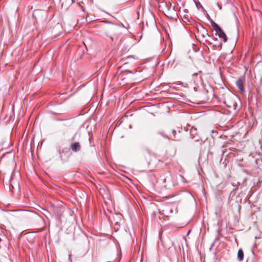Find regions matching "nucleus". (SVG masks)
I'll return each mask as SVG.
<instances>
[{
	"instance_id": "nucleus-7",
	"label": "nucleus",
	"mask_w": 262,
	"mask_h": 262,
	"mask_svg": "<svg viewBox=\"0 0 262 262\" xmlns=\"http://www.w3.org/2000/svg\"><path fill=\"white\" fill-rule=\"evenodd\" d=\"M236 85L242 93H243L245 92L243 81L241 78H239L237 80Z\"/></svg>"
},
{
	"instance_id": "nucleus-15",
	"label": "nucleus",
	"mask_w": 262,
	"mask_h": 262,
	"mask_svg": "<svg viewBox=\"0 0 262 262\" xmlns=\"http://www.w3.org/2000/svg\"><path fill=\"white\" fill-rule=\"evenodd\" d=\"M205 33L206 35H207V31L206 30H205Z\"/></svg>"
},
{
	"instance_id": "nucleus-13",
	"label": "nucleus",
	"mask_w": 262,
	"mask_h": 262,
	"mask_svg": "<svg viewBox=\"0 0 262 262\" xmlns=\"http://www.w3.org/2000/svg\"><path fill=\"white\" fill-rule=\"evenodd\" d=\"M198 75V73H195L194 74H192V76H197Z\"/></svg>"
},
{
	"instance_id": "nucleus-17",
	"label": "nucleus",
	"mask_w": 262,
	"mask_h": 262,
	"mask_svg": "<svg viewBox=\"0 0 262 262\" xmlns=\"http://www.w3.org/2000/svg\"><path fill=\"white\" fill-rule=\"evenodd\" d=\"M193 1H194H194H196L195 0H193Z\"/></svg>"
},
{
	"instance_id": "nucleus-5",
	"label": "nucleus",
	"mask_w": 262,
	"mask_h": 262,
	"mask_svg": "<svg viewBox=\"0 0 262 262\" xmlns=\"http://www.w3.org/2000/svg\"><path fill=\"white\" fill-rule=\"evenodd\" d=\"M190 135L192 137V138L195 139V141L198 142L200 140V137L198 135L197 129L194 127H192L190 130Z\"/></svg>"
},
{
	"instance_id": "nucleus-9",
	"label": "nucleus",
	"mask_w": 262,
	"mask_h": 262,
	"mask_svg": "<svg viewBox=\"0 0 262 262\" xmlns=\"http://www.w3.org/2000/svg\"><path fill=\"white\" fill-rule=\"evenodd\" d=\"M194 3L195 4L196 7H197V8L198 9H201L205 11L203 7L202 6V5L200 4V3L198 1H194Z\"/></svg>"
},
{
	"instance_id": "nucleus-12",
	"label": "nucleus",
	"mask_w": 262,
	"mask_h": 262,
	"mask_svg": "<svg viewBox=\"0 0 262 262\" xmlns=\"http://www.w3.org/2000/svg\"><path fill=\"white\" fill-rule=\"evenodd\" d=\"M71 255H69V260L70 261V262H72V260L71 259Z\"/></svg>"
},
{
	"instance_id": "nucleus-6",
	"label": "nucleus",
	"mask_w": 262,
	"mask_h": 262,
	"mask_svg": "<svg viewBox=\"0 0 262 262\" xmlns=\"http://www.w3.org/2000/svg\"><path fill=\"white\" fill-rule=\"evenodd\" d=\"M70 149L74 152H78L81 149V145L79 142H75L70 145Z\"/></svg>"
},
{
	"instance_id": "nucleus-10",
	"label": "nucleus",
	"mask_w": 262,
	"mask_h": 262,
	"mask_svg": "<svg viewBox=\"0 0 262 262\" xmlns=\"http://www.w3.org/2000/svg\"><path fill=\"white\" fill-rule=\"evenodd\" d=\"M69 4L70 5H71V4H72L74 3V1L73 0H69Z\"/></svg>"
},
{
	"instance_id": "nucleus-11",
	"label": "nucleus",
	"mask_w": 262,
	"mask_h": 262,
	"mask_svg": "<svg viewBox=\"0 0 262 262\" xmlns=\"http://www.w3.org/2000/svg\"><path fill=\"white\" fill-rule=\"evenodd\" d=\"M237 104H236V103H234L233 104V107H234V110H236V107H237Z\"/></svg>"
},
{
	"instance_id": "nucleus-16",
	"label": "nucleus",
	"mask_w": 262,
	"mask_h": 262,
	"mask_svg": "<svg viewBox=\"0 0 262 262\" xmlns=\"http://www.w3.org/2000/svg\"><path fill=\"white\" fill-rule=\"evenodd\" d=\"M158 134H160V135H162V134L161 133H158Z\"/></svg>"
},
{
	"instance_id": "nucleus-2",
	"label": "nucleus",
	"mask_w": 262,
	"mask_h": 262,
	"mask_svg": "<svg viewBox=\"0 0 262 262\" xmlns=\"http://www.w3.org/2000/svg\"><path fill=\"white\" fill-rule=\"evenodd\" d=\"M212 26L216 32V35H217L220 38H222L224 42H226L227 41V37L221 28L214 21L212 23Z\"/></svg>"
},
{
	"instance_id": "nucleus-1",
	"label": "nucleus",
	"mask_w": 262,
	"mask_h": 262,
	"mask_svg": "<svg viewBox=\"0 0 262 262\" xmlns=\"http://www.w3.org/2000/svg\"><path fill=\"white\" fill-rule=\"evenodd\" d=\"M103 22L107 24L106 25L101 27L102 31L106 36L110 37L112 40H113V36H117L119 33V26L111 23L108 21Z\"/></svg>"
},
{
	"instance_id": "nucleus-3",
	"label": "nucleus",
	"mask_w": 262,
	"mask_h": 262,
	"mask_svg": "<svg viewBox=\"0 0 262 262\" xmlns=\"http://www.w3.org/2000/svg\"><path fill=\"white\" fill-rule=\"evenodd\" d=\"M170 182V174L169 172H165L163 175L161 176L158 179V182L160 184H162L163 186L167 188L168 185L167 182Z\"/></svg>"
},
{
	"instance_id": "nucleus-4",
	"label": "nucleus",
	"mask_w": 262,
	"mask_h": 262,
	"mask_svg": "<svg viewBox=\"0 0 262 262\" xmlns=\"http://www.w3.org/2000/svg\"><path fill=\"white\" fill-rule=\"evenodd\" d=\"M161 7L163 8L164 13L166 15L169 14L171 11H174L173 9H171V7L167 5L166 3H162Z\"/></svg>"
},
{
	"instance_id": "nucleus-8",
	"label": "nucleus",
	"mask_w": 262,
	"mask_h": 262,
	"mask_svg": "<svg viewBox=\"0 0 262 262\" xmlns=\"http://www.w3.org/2000/svg\"><path fill=\"white\" fill-rule=\"evenodd\" d=\"M244 252L242 249H239L237 253V259L238 261H242L244 259Z\"/></svg>"
},
{
	"instance_id": "nucleus-14",
	"label": "nucleus",
	"mask_w": 262,
	"mask_h": 262,
	"mask_svg": "<svg viewBox=\"0 0 262 262\" xmlns=\"http://www.w3.org/2000/svg\"><path fill=\"white\" fill-rule=\"evenodd\" d=\"M218 6H219V8H220V9H222V7L221 6L218 5Z\"/></svg>"
}]
</instances>
